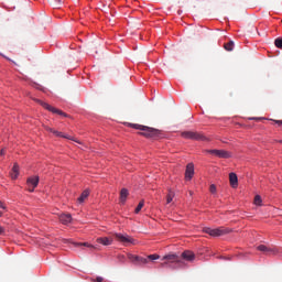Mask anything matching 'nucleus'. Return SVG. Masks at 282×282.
I'll use <instances>...</instances> for the list:
<instances>
[{
  "mask_svg": "<svg viewBox=\"0 0 282 282\" xmlns=\"http://www.w3.org/2000/svg\"><path fill=\"white\" fill-rule=\"evenodd\" d=\"M257 250L267 256L274 254V252H275L274 249L267 247L264 245H258Z\"/></svg>",
  "mask_w": 282,
  "mask_h": 282,
  "instance_id": "11",
  "label": "nucleus"
},
{
  "mask_svg": "<svg viewBox=\"0 0 282 282\" xmlns=\"http://www.w3.org/2000/svg\"><path fill=\"white\" fill-rule=\"evenodd\" d=\"M193 174H194L193 163H189V164H187V167L185 170V180L192 181Z\"/></svg>",
  "mask_w": 282,
  "mask_h": 282,
  "instance_id": "15",
  "label": "nucleus"
},
{
  "mask_svg": "<svg viewBox=\"0 0 282 282\" xmlns=\"http://www.w3.org/2000/svg\"><path fill=\"white\" fill-rule=\"evenodd\" d=\"M162 261H163L162 267L165 268L173 263H180L181 259L176 254H167L162 258Z\"/></svg>",
  "mask_w": 282,
  "mask_h": 282,
  "instance_id": "6",
  "label": "nucleus"
},
{
  "mask_svg": "<svg viewBox=\"0 0 282 282\" xmlns=\"http://www.w3.org/2000/svg\"><path fill=\"white\" fill-rule=\"evenodd\" d=\"M275 48L282 50V37L274 40Z\"/></svg>",
  "mask_w": 282,
  "mask_h": 282,
  "instance_id": "22",
  "label": "nucleus"
},
{
  "mask_svg": "<svg viewBox=\"0 0 282 282\" xmlns=\"http://www.w3.org/2000/svg\"><path fill=\"white\" fill-rule=\"evenodd\" d=\"M112 241H113L112 238H109V237L96 238V243L102 245V246H111Z\"/></svg>",
  "mask_w": 282,
  "mask_h": 282,
  "instance_id": "12",
  "label": "nucleus"
},
{
  "mask_svg": "<svg viewBox=\"0 0 282 282\" xmlns=\"http://www.w3.org/2000/svg\"><path fill=\"white\" fill-rule=\"evenodd\" d=\"M0 209H2V210H7V209H8V207H6V204H3V203H1V202H0Z\"/></svg>",
  "mask_w": 282,
  "mask_h": 282,
  "instance_id": "28",
  "label": "nucleus"
},
{
  "mask_svg": "<svg viewBox=\"0 0 282 282\" xmlns=\"http://www.w3.org/2000/svg\"><path fill=\"white\" fill-rule=\"evenodd\" d=\"M89 194H90V191H88V189L83 191V193L80 194V196H78V198H77V203H78V204L85 203V200L88 198V195H89Z\"/></svg>",
  "mask_w": 282,
  "mask_h": 282,
  "instance_id": "17",
  "label": "nucleus"
},
{
  "mask_svg": "<svg viewBox=\"0 0 282 282\" xmlns=\"http://www.w3.org/2000/svg\"><path fill=\"white\" fill-rule=\"evenodd\" d=\"M250 120H260V118L254 117V118H250Z\"/></svg>",
  "mask_w": 282,
  "mask_h": 282,
  "instance_id": "34",
  "label": "nucleus"
},
{
  "mask_svg": "<svg viewBox=\"0 0 282 282\" xmlns=\"http://www.w3.org/2000/svg\"><path fill=\"white\" fill-rule=\"evenodd\" d=\"M260 204H262V199L260 198V196H254V205L260 206Z\"/></svg>",
  "mask_w": 282,
  "mask_h": 282,
  "instance_id": "25",
  "label": "nucleus"
},
{
  "mask_svg": "<svg viewBox=\"0 0 282 282\" xmlns=\"http://www.w3.org/2000/svg\"><path fill=\"white\" fill-rule=\"evenodd\" d=\"M0 155H1V156L6 155V150L1 149Z\"/></svg>",
  "mask_w": 282,
  "mask_h": 282,
  "instance_id": "32",
  "label": "nucleus"
},
{
  "mask_svg": "<svg viewBox=\"0 0 282 282\" xmlns=\"http://www.w3.org/2000/svg\"><path fill=\"white\" fill-rule=\"evenodd\" d=\"M7 61L11 62V59L9 57H6Z\"/></svg>",
  "mask_w": 282,
  "mask_h": 282,
  "instance_id": "38",
  "label": "nucleus"
},
{
  "mask_svg": "<svg viewBox=\"0 0 282 282\" xmlns=\"http://www.w3.org/2000/svg\"><path fill=\"white\" fill-rule=\"evenodd\" d=\"M209 193H210V194L217 193V187L215 186V184H210V186H209Z\"/></svg>",
  "mask_w": 282,
  "mask_h": 282,
  "instance_id": "26",
  "label": "nucleus"
},
{
  "mask_svg": "<svg viewBox=\"0 0 282 282\" xmlns=\"http://www.w3.org/2000/svg\"><path fill=\"white\" fill-rule=\"evenodd\" d=\"M45 130H47L48 132L55 134L57 138H63L66 140H72L70 137H67L65 134H63V132H58L57 130L51 129L50 127H45Z\"/></svg>",
  "mask_w": 282,
  "mask_h": 282,
  "instance_id": "16",
  "label": "nucleus"
},
{
  "mask_svg": "<svg viewBox=\"0 0 282 282\" xmlns=\"http://www.w3.org/2000/svg\"><path fill=\"white\" fill-rule=\"evenodd\" d=\"M37 104L41 105V107L45 108L51 113H56L61 117L68 118L67 113L63 112L62 110H58L57 108H54L53 106H51L47 102H43L42 100L37 99Z\"/></svg>",
  "mask_w": 282,
  "mask_h": 282,
  "instance_id": "5",
  "label": "nucleus"
},
{
  "mask_svg": "<svg viewBox=\"0 0 282 282\" xmlns=\"http://www.w3.org/2000/svg\"><path fill=\"white\" fill-rule=\"evenodd\" d=\"M58 220L63 225H68L73 220V217L70 216V214H63V215L58 216Z\"/></svg>",
  "mask_w": 282,
  "mask_h": 282,
  "instance_id": "14",
  "label": "nucleus"
},
{
  "mask_svg": "<svg viewBox=\"0 0 282 282\" xmlns=\"http://www.w3.org/2000/svg\"><path fill=\"white\" fill-rule=\"evenodd\" d=\"M55 2H57V3H58V2H59V0H55Z\"/></svg>",
  "mask_w": 282,
  "mask_h": 282,
  "instance_id": "39",
  "label": "nucleus"
},
{
  "mask_svg": "<svg viewBox=\"0 0 282 282\" xmlns=\"http://www.w3.org/2000/svg\"><path fill=\"white\" fill-rule=\"evenodd\" d=\"M173 197H174V194L172 191H170V193L167 194V197H166V203L171 204L173 202Z\"/></svg>",
  "mask_w": 282,
  "mask_h": 282,
  "instance_id": "24",
  "label": "nucleus"
},
{
  "mask_svg": "<svg viewBox=\"0 0 282 282\" xmlns=\"http://www.w3.org/2000/svg\"><path fill=\"white\" fill-rule=\"evenodd\" d=\"M142 208H144V200H140V203L138 204V207H135L134 209V214H140Z\"/></svg>",
  "mask_w": 282,
  "mask_h": 282,
  "instance_id": "21",
  "label": "nucleus"
},
{
  "mask_svg": "<svg viewBox=\"0 0 282 282\" xmlns=\"http://www.w3.org/2000/svg\"><path fill=\"white\" fill-rule=\"evenodd\" d=\"M278 143L282 144V140H278Z\"/></svg>",
  "mask_w": 282,
  "mask_h": 282,
  "instance_id": "37",
  "label": "nucleus"
},
{
  "mask_svg": "<svg viewBox=\"0 0 282 282\" xmlns=\"http://www.w3.org/2000/svg\"><path fill=\"white\" fill-rule=\"evenodd\" d=\"M275 124L281 126L282 124V120H274Z\"/></svg>",
  "mask_w": 282,
  "mask_h": 282,
  "instance_id": "31",
  "label": "nucleus"
},
{
  "mask_svg": "<svg viewBox=\"0 0 282 282\" xmlns=\"http://www.w3.org/2000/svg\"><path fill=\"white\" fill-rule=\"evenodd\" d=\"M104 281H105V279L100 278V276L96 278V280H93V282H104Z\"/></svg>",
  "mask_w": 282,
  "mask_h": 282,
  "instance_id": "27",
  "label": "nucleus"
},
{
  "mask_svg": "<svg viewBox=\"0 0 282 282\" xmlns=\"http://www.w3.org/2000/svg\"><path fill=\"white\" fill-rule=\"evenodd\" d=\"M0 217H3V212H0Z\"/></svg>",
  "mask_w": 282,
  "mask_h": 282,
  "instance_id": "36",
  "label": "nucleus"
},
{
  "mask_svg": "<svg viewBox=\"0 0 282 282\" xmlns=\"http://www.w3.org/2000/svg\"><path fill=\"white\" fill-rule=\"evenodd\" d=\"M115 239L122 243L123 246H128V245H135V240L134 238L126 235V234H118V232H115Z\"/></svg>",
  "mask_w": 282,
  "mask_h": 282,
  "instance_id": "4",
  "label": "nucleus"
},
{
  "mask_svg": "<svg viewBox=\"0 0 282 282\" xmlns=\"http://www.w3.org/2000/svg\"><path fill=\"white\" fill-rule=\"evenodd\" d=\"M144 259H148V262H150V261H154V260L160 259V256H158V254H150V256H148Z\"/></svg>",
  "mask_w": 282,
  "mask_h": 282,
  "instance_id": "23",
  "label": "nucleus"
},
{
  "mask_svg": "<svg viewBox=\"0 0 282 282\" xmlns=\"http://www.w3.org/2000/svg\"><path fill=\"white\" fill-rule=\"evenodd\" d=\"M207 153H209L210 155L220 158V159H229L230 158V153L226 150H209V151H207Z\"/></svg>",
  "mask_w": 282,
  "mask_h": 282,
  "instance_id": "8",
  "label": "nucleus"
},
{
  "mask_svg": "<svg viewBox=\"0 0 282 282\" xmlns=\"http://www.w3.org/2000/svg\"><path fill=\"white\" fill-rule=\"evenodd\" d=\"M181 138L193 141H209L207 137L197 131H183L181 132Z\"/></svg>",
  "mask_w": 282,
  "mask_h": 282,
  "instance_id": "2",
  "label": "nucleus"
},
{
  "mask_svg": "<svg viewBox=\"0 0 282 282\" xmlns=\"http://www.w3.org/2000/svg\"><path fill=\"white\" fill-rule=\"evenodd\" d=\"M127 197H128V189L122 188L120 191V202H122V204H124Z\"/></svg>",
  "mask_w": 282,
  "mask_h": 282,
  "instance_id": "20",
  "label": "nucleus"
},
{
  "mask_svg": "<svg viewBox=\"0 0 282 282\" xmlns=\"http://www.w3.org/2000/svg\"><path fill=\"white\" fill-rule=\"evenodd\" d=\"M223 47L225 48V51L231 52L232 48L235 47V42L229 41V42L225 43V45Z\"/></svg>",
  "mask_w": 282,
  "mask_h": 282,
  "instance_id": "19",
  "label": "nucleus"
},
{
  "mask_svg": "<svg viewBox=\"0 0 282 282\" xmlns=\"http://www.w3.org/2000/svg\"><path fill=\"white\" fill-rule=\"evenodd\" d=\"M127 258L130 262L134 263L135 265H145L148 264V259L139 256H134L132 253H128Z\"/></svg>",
  "mask_w": 282,
  "mask_h": 282,
  "instance_id": "7",
  "label": "nucleus"
},
{
  "mask_svg": "<svg viewBox=\"0 0 282 282\" xmlns=\"http://www.w3.org/2000/svg\"><path fill=\"white\" fill-rule=\"evenodd\" d=\"M132 128H134L135 130H140L142 132H140L141 135L145 137V138H160V135L162 134V132L158 129H153L147 126H142V124H131Z\"/></svg>",
  "mask_w": 282,
  "mask_h": 282,
  "instance_id": "1",
  "label": "nucleus"
},
{
  "mask_svg": "<svg viewBox=\"0 0 282 282\" xmlns=\"http://www.w3.org/2000/svg\"><path fill=\"white\" fill-rule=\"evenodd\" d=\"M39 185V176H33L28 178V191L33 193Z\"/></svg>",
  "mask_w": 282,
  "mask_h": 282,
  "instance_id": "9",
  "label": "nucleus"
},
{
  "mask_svg": "<svg viewBox=\"0 0 282 282\" xmlns=\"http://www.w3.org/2000/svg\"><path fill=\"white\" fill-rule=\"evenodd\" d=\"M118 260H119L120 262L124 263L126 257H124V256H119V257H118Z\"/></svg>",
  "mask_w": 282,
  "mask_h": 282,
  "instance_id": "29",
  "label": "nucleus"
},
{
  "mask_svg": "<svg viewBox=\"0 0 282 282\" xmlns=\"http://www.w3.org/2000/svg\"><path fill=\"white\" fill-rule=\"evenodd\" d=\"M229 183L230 187L237 188L239 186V178L237 177V174L230 173L229 174Z\"/></svg>",
  "mask_w": 282,
  "mask_h": 282,
  "instance_id": "13",
  "label": "nucleus"
},
{
  "mask_svg": "<svg viewBox=\"0 0 282 282\" xmlns=\"http://www.w3.org/2000/svg\"><path fill=\"white\" fill-rule=\"evenodd\" d=\"M3 234V228L2 227H0V235H2Z\"/></svg>",
  "mask_w": 282,
  "mask_h": 282,
  "instance_id": "35",
  "label": "nucleus"
},
{
  "mask_svg": "<svg viewBox=\"0 0 282 282\" xmlns=\"http://www.w3.org/2000/svg\"><path fill=\"white\" fill-rule=\"evenodd\" d=\"M76 246H85V247H89V245L87 242L85 243H76Z\"/></svg>",
  "mask_w": 282,
  "mask_h": 282,
  "instance_id": "30",
  "label": "nucleus"
},
{
  "mask_svg": "<svg viewBox=\"0 0 282 282\" xmlns=\"http://www.w3.org/2000/svg\"><path fill=\"white\" fill-rule=\"evenodd\" d=\"M9 176L13 181L18 180V176H20V165H18V163L13 164V167L11 169Z\"/></svg>",
  "mask_w": 282,
  "mask_h": 282,
  "instance_id": "10",
  "label": "nucleus"
},
{
  "mask_svg": "<svg viewBox=\"0 0 282 282\" xmlns=\"http://www.w3.org/2000/svg\"><path fill=\"white\" fill-rule=\"evenodd\" d=\"M203 232L209 235L210 237H220L228 235L230 232V229H226L225 227H219L217 229H210L209 227H205L203 229Z\"/></svg>",
  "mask_w": 282,
  "mask_h": 282,
  "instance_id": "3",
  "label": "nucleus"
},
{
  "mask_svg": "<svg viewBox=\"0 0 282 282\" xmlns=\"http://www.w3.org/2000/svg\"><path fill=\"white\" fill-rule=\"evenodd\" d=\"M181 258L187 261H193V259L195 258V254H193L192 251H184L183 253H181Z\"/></svg>",
  "mask_w": 282,
  "mask_h": 282,
  "instance_id": "18",
  "label": "nucleus"
},
{
  "mask_svg": "<svg viewBox=\"0 0 282 282\" xmlns=\"http://www.w3.org/2000/svg\"><path fill=\"white\" fill-rule=\"evenodd\" d=\"M53 7H55V9H58V3H53Z\"/></svg>",
  "mask_w": 282,
  "mask_h": 282,
  "instance_id": "33",
  "label": "nucleus"
}]
</instances>
